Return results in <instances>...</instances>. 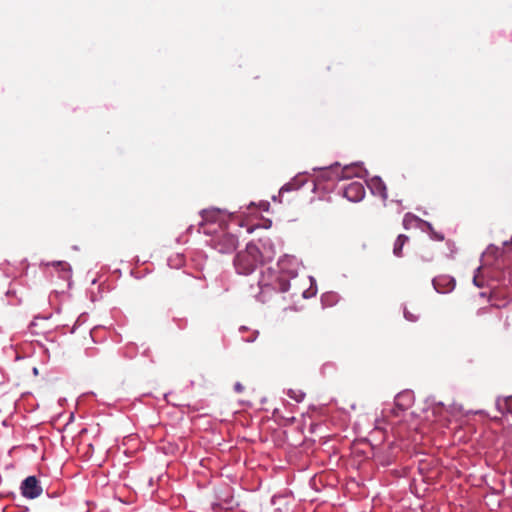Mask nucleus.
Masks as SVG:
<instances>
[{"label": "nucleus", "mask_w": 512, "mask_h": 512, "mask_svg": "<svg viewBox=\"0 0 512 512\" xmlns=\"http://www.w3.org/2000/svg\"><path fill=\"white\" fill-rule=\"evenodd\" d=\"M261 262V252L259 248L253 244H247L246 248L237 253L234 259L236 271L242 275L251 274Z\"/></svg>", "instance_id": "nucleus-1"}, {"label": "nucleus", "mask_w": 512, "mask_h": 512, "mask_svg": "<svg viewBox=\"0 0 512 512\" xmlns=\"http://www.w3.org/2000/svg\"><path fill=\"white\" fill-rule=\"evenodd\" d=\"M238 245V240L233 234L222 231L213 239V247L222 254L232 253Z\"/></svg>", "instance_id": "nucleus-2"}, {"label": "nucleus", "mask_w": 512, "mask_h": 512, "mask_svg": "<svg viewBox=\"0 0 512 512\" xmlns=\"http://www.w3.org/2000/svg\"><path fill=\"white\" fill-rule=\"evenodd\" d=\"M20 489L22 495L28 499H35L39 497L43 492V488L35 476H28L26 479H24Z\"/></svg>", "instance_id": "nucleus-3"}, {"label": "nucleus", "mask_w": 512, "mask_h": 512, "mask_svg": "<svg viewBox=\"0 0 512 512\" xmlns=\"http://www.w3.org/2000/svg\"><path fill=\"white\" fill-rule=\"evenodd\" d=\"M343 194L349 201L358 202L364 198L365 188L360 182H351L344 188Z\"/></svg>", "instance_id": "nucleus-4"}, {"label": "nucleus", "mask_w": 512, "mask_h": 512, "mask_svg": "<svg viewBox=\"0 0 512 512\" xmlns=\"http://www.w3.org/2000/svg\"><path fill=\"white\" fill-rule=\"evenodd\" d=\"M433 286L438 293H448L455 287V281L448 276H440L433 279Z\"/></svg>", "instance_id": "nucleus-5"}, {"label": "nucleus", "mask_w": 512, "mask_h": 512, "mask_svg": "<svg viewBox=\"0 0 512 512\" xmlns=\"http://www.w3.org/2000/svg\"><path fill=\"white\" fill-rule=\"evenodd\" d=\"M408 240H409L408 236H406L404 234L398 235V237L395 240L394 247H393V254L395 256H397V257L402 256L403 246L408 242Z\"/></svg>", "instance_id": "nucleus-6"}, {"label": "nucleus", "mask_w": 512, "mask_h": 512, "mask_svg": "<svg viewBox=\"0 0 512 512\" xmlns=\"http://www.w3.org/2000/svg\"><path fill=\"white\" fill-rule=\"evenodd\" d=\"M218 215L219 212L217 210H203L201 212L202 221L200 222V227L204 228V225L207 222H215Z\"/></svg>", "instance_id": "nucleus-7"}, {"label": "nucleus", "mask_w": 512, "mask_h": 512, "mask_svg": "<svg viewBox=\"0 0 512 512\" xmlns=\"http://www.w3.org/2000/svg\"><path fill=\"white\" fill-rule=\"evenodd\" d=\"M360 168L358 166H346L341 170V176L342 179L351 178L354 175H358V171Z\"/></svg>", "instance_id": "nucleus-8"}, {"label": "nucleus", "mask_w": 512, "mask_h": 512, "mask_svg": "<svg viewBox=\"0 0 512 512\" xmlns=\"http://www.w3.org/2000/svg\"><path fill=\"white\" fill-rule=\"evenodd\" d=\"M372 182H373L374 188L377 190V193L381 197L387 198L386 187H385L384 183L380 179H374Z\"/></svg>", "instance_id": "nucleus-9"}, {"label": "nucleus", "mask_w": 512, "mask_h": 512, "mask_svg": "<svg viewBox=\"0 0 512 512\" xmlns=\"http://www.w3.org/2000/svg\"><path fill=\"white\" fill-rule=\"evenodd\" d=\"M277 289L280 292H288L290 289V282L285 277H279L276 282Z\"/></svg>", "instance_id": "nucleus-10"}, {"label": "nucleus", "mask_w": 512, "mask_h": 512, "mask_svg": "<svg viewBox=\"0 0 512 512\" xmlns=\"http://www.w3.org/2000/svg\"><path fill=\"white\" fill-rule=\"evenodd\" d=\"M55 267L59 268L60 269V272H61V277L62 278H68L69 277V273H70V266L68 263L66 262H57L55 264H53Z\"/></svg>", "instance_id": "nucleus-11"}, {"label": "nucleus", "mask_w": 512, "mask_h": 512, "mask_svg": "<svg viewBox=\"0 0 512 512\" xmlns=\"http://www.w3.org/2000/svg\"><path fill=\"white\" fill-rule=\"evenodd\" d=\"M234 390L237 392V393H242L244 391V387L241 383L237 382L235 385H234Z\"/></svg>", "instance_id": "nucleus-12"}, {"label": "nucleus", "mask_w": 512, "mask_h": 512, "mask_svg": "<svg viewBox=\"0 0 512 512\" xmlns=\"http://www.w3.org/2000/svg\"><path fill=\"white\" fill-rule=\"evenodd\" d=\"M405 317L410 321H415L416 319L409 315L407 311H405Z\"/></svg>", "instance_id": "nucleus-13"}, {"label": "nucleus", "mask_w": 512, "mask_h": 512, "mask_svg": "<svg viewBox=\"0 0 512 512\" xmlns=\"http://www.w3.org/2000/svg\"><path fill=\"white\" fill-rule=\"evenodd\" d=\"M435 238H436L437 240H439V241L444 240V236H443V235H441V234H436V235H435Z\"/></svg>", "instance_id": "nucleus-14"}, {"label": "nucleus", "mask_w": 512, "mask_h": 512, "mask_svg": "<svg viewBox=\"0 0 512 512\" xmlns=\"http://www.w3.org/2000/svg\"><path fill=\"white\" fill-rule=\"evenodd\" d=\"M304 397L303 393H300L299 397H294L297 401H301Z\"/></svg>", "instance_id": "nucleus-15"}, {"label": "nucleus", "mask_w": 512, "mask_h": 512, "mask_svg": "<svg viewBox=\"0 0 512 512\" xmlns=\"http://www.w3.org/2000/svg\"><path fill=\"white\" fill-rule=\"evenodd\" d=\"M410 216V214H406L404 219H403V223H404V226H406V222H407V218Z\"/></svg>", "instance_id": "nucleus-16"}, {"label": "nucleus", "mask_w": 512, "mask_h": 512, "mask_svg": "<svg viewBox=\"0 0 512 512\" xmlns=\"http://www.w3.org/2000/svg\"><path fill=\"white\" fill-rule=\"evenodd\" d=\"M289 395H290V397H292V395H291V394H289ZM295 397H299V396H298V394H295ZM293 398H294V396H293Z\"/></svg>", "instance_id": "nucleus-17"}]
</instances>
